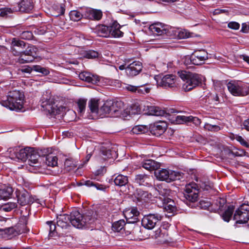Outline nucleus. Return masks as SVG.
<instances>
[{
	"instance_id": "nucleus-15",
	"label": "nucleus",
	"mask_w": 249,
	"mask_h": 249,
	"mask_svg": "<svg viewBox=\"0 0 249 249\" xmlns=\"http://www.w3.org/2000/svg\"><path fill=\"white\" fill-rule=\"evenodd\" d=\"M102 16L101 10L93 9L89 7H83L76 10L70 11L69 16Z\"/></svg>"
},
{
	"instance_id": "nucleus-61",
	"label": "nucleus",
	"mask_w": 249,
	"mask_h": 249,
	"mask_svg": "<svg viewBox=\"0 0 249 249\" xmlns=\"http://www.w3.org/2000/svg\"><path fill=\"white\" fill-rule=\"evenodd\" d=\"M137 88L138 86H134L132 85H128L125 87V89L130 91L132 92H137Z\"/></svg>"
},
{
	"instance_id": "nucleus-37",
	"label": "nucleus",
	"mask_w": 249,
	"mask_h": 249,
	"mask_svg": "<svg viewBox=\"0 0 249 249\" xmlns=\"http://www.w3.org/2000/svg\"><path fill=\"white\" fill-rule=\"evenodd\" d=\"M81 54L84 57L88 59L96 58L98 57L100 55L98 52L91 50L88 51L82 50L81 52Z\"/></svg>"
},
{
	"instance_id": "nucleus-42",
	"label": "nucleus",
	"mask_w": 249,
	"mask_h": 249,
	"mask_svg": "<svg viewBox=\"0 0 249 249\" xmlns=\"http://www.w3.org/2000/svg\"><path fill=\"white\" fill-rule=\"evenodd\" d=\"M233 212V207L232 206H229L228 209L223 213L222 217L225 221L229 222L232 216Z\"/></svg>"
},
{
	"instance_id": "nucleus-39",
	"label": "nucleus",
	"mask_w": 249,
	"mask_h": 249,
	"mask_svg": "<svg viewBox=\"0 0 249 249\" xmlns=\"http://www.w3.org/2000/svg\"><path fill=\"white\" fill-rule=\"evenodd\" d=\"M99 100L91 99L89 103V107L92 113H98L99 112L98 108Z\"/></svg>"
},
{
	"instance_id": "nucleus-20",
	"label": "nucleus",
	"mask_w": 249,
	"mask_h": 249,
	"mask_svg": "<svg viewBox=\"0 0 249 249\" xmlns=\"http://www.w3.org/2000/svg\"><path fill=\"white\" fill-rule=\"evenodd\" d=\"M124 215L129 223H135L140 220V212L136 208H131L124 212Z\"/></svg>"
},
{
	"instance_id": "nucleus-57",
	"label": "nucleus",
	"mask_w": 249,
	"mask_h": 249,
	"mask_svg": "<svg viewBox=\"0 0 249 249\" xmlns=\"http://www.w3.org/2000/svg\"><path fill=\"white\" fill-rule=\"evenodd\" d=\"M3 231L5 233L9 235H15L16 232L15 229L13 227L6 228Z\"/></svg>"
},
{
	"instance_id": "nucleus-24",
	"label": "nucleus",
	"mask_w": 249,
	"mask_h": 249,
	"mask_svg": "<svg viewBox=\"0 0 249 249\" xmlns=\"http://www.w3.org/2000/svg\"><path fill=\"white\" fill-rule=\"evenodd\" d=\"M175 121L177 124L193 123L196 125H198L201 123L200 120L199 118L192 116H186L178 115L176 117Z\"/></svg>"
},
{
	"instance_id": "nucleus-59",
	"label": "nucleus",
	"mask_w": 249,
	"mask_h": 249,
	"mask_svg": "<svg viewBox=\"0 0 249 249\" xmlns=\"http://www.w3.org/2000/svg\"><path fill=\"white\" fill-rule=\"evenodd\" d=\"M228 26L231 29L237 30L239 29L240 24L236 22H231L228 24Z\"/></svg>"
},
{
	"instance_id": "nucleus-9",
	"label": "nucleus",
	"mask_w": 249,
	"mask_h": 249,
	"mask_svg": "<svg viewBox=\"0 0 249 249\" xmlns=\"http://www.w3.org/2000/svg\"><path fill=\"white\" fill-rule=\"evenodd\" d=\"M233 219L237 224L248 223L249 227V205L243 203L235 211Z\"/></svg>"
},
{
	"instance_id": "nucleus-18",
	"label": "nucleus",
	"mask_w": 249,
	"mask_h": 249,
	"mask_svg": "<svg viewBox=\"0 0 249 249\" xmlns=\"http://www.w3.org/2000/svg\"><path fill=\"white\" fill-rule=\"evenodd\" d=\"M27 46V44L23 41L13 38L11 42V52L15 56L20 57V55Z\"/></svg>"
},
{
	"instance_id": "nucleus-56",
	"label": "nucleus",
	"mask_w": 249,
	"mask_h": 249,
	"mask_svg": "<svg viewBox=\"0 0 249 249\" xmlns=\"http://www.w3.org/2000/svg\"><path fill=\"white\" fill-rule=\"evenodd\" d=\"M235 139L242 145L247 147H249V144L246 142L244 139L240 136L236 135Z\"/></svg>"
},
{
	"instance_id": "nucleus-35",
	"label": "nucleus",
	"mask_w": 249,
	"mask_h": 249,
	"mask_svg": "<svg viewBox=\"0 0 249 249\" xmlns=\"http://www.w3.org/2000/svg\"><path fill=\"white\" fill-rule=\"evenodd\" d=\"M13 192V190L11 187H6L0 189V199L6 200L9 198Z\"/></svg>"
},
{
	"instance_id": "nucleus-31",
	"label": "nucleus",
	"mask_w": 249,
	"mask_h": 249,
	"mask_svg": "<svg viewBox=\"0 0 249 249\" xmlns=\"http://www.w3.org/2000/svg\"><path fill=\"white\" fill-rule=\"evenodd\" d=\"M33 148L26 147L20 149L16 154V157L18 159L23 161L28 160L29 154L32 152Z\"/></svg>"
},
{
	"instance_id": "nucleus-34",
	"label": "nucleus",
	"mask_w": 249,
	"mask_h": 249,
	"mask_svg": "<svg viewBox=\"0 0 249 249\" xmlns=\"http://www.w3.org/2000/svg\"><path fill=\"white\" fill-rule=\"evenodd\" d=\"M114 182L115 185L119 187L125 186L128 182V178L126 176L120 174L115 178Z\"/></svg>"
},
{
	"instance_id": "nucleus-8",
	"label": "nucleus",
	"mask_w": 249,
	"mask_h": 249,
	"mask_svg": "<svg viewBox=\"0 0 249 249\" xmlns=\"http://www.w3.org/2000/svg\"><path fill=\"white\" fill-rule=\"evenodd\" d=\"M208 59V53L204 50L195 51L191 55L185 57L184 63L186 65L194 64L199 65L204 64Z\"/></svg>"
},
{
	"instance_id": "nucleus-25",
	"label": "nucleus",
	"mask_w": 249,
	"mask_h": 249,
	"mask_svg": "<svg viewBox=\"0 0 249 249\" xmlns=\"http://www.w3.org/2000/svg\"><path fill=\"white\" fill-rule=\"evenodd\" d=\"M123 103L121 101L113 102L111 101L110 116H118L122 113Z\"/></svg>"
},
{
	"instance_id": "nucleus-22",
	"label": "nucleus",
	"mask_w": 249,
	"mask_h": 249,
	"mask_svg": "<svg viewBox=\"0 0 249 249\" xmlns=\"http://www.w3.org/2000/svg\"><path fill=\"white\" fill-rule=\"evenodd\" d=\"M76 73L78 74L79 78L88 83L93 84H97L100 80L98 76L93 75L89 72L86 71H77Z\"/></svg>"
},
{
	"instance_id": "nucleus-27",
	"label": "nucleus",
	"mask_w": 249,
	"mask_h": 249,
	"mask_svg": "<svg viewBox=\"0 0 249 249\" xmlns=\"http://www.w3.org/2000/svg\"><path fill=\"white\" fill-rule=\"evenodd\" d=\"M142 167L145 168L147 170H155L156 171L157 169L160 168V164L159 163L152 160H147L143 161L142 163Z\"/></svg>"
},
{
	"instance_id": "nucleus-49",
	"label": "nucleus",
	"mask_w": 249,
	"mask_h": 249,
	"mask_svg": "<svg viewBox=\"0 0 249 249\" xmlns=\"http://www.w3.org/2000/svg\"><path fill=\"white\" fill-rule=\"evenodd\" d=\"M17 205L14 202H9L2 205L1 209L5 212H10L17 207Z\"/></svg>"
},
{
	"instance_id": "nucleus-63",
	"label": "nucleus",
	"mask_w": 249,
	"mask_h": 249,
	"mask_svg": "<svg viewBox=\"0 0 249 249\" xmlns=\"http://www.w3.org/2000/svg\"><path fill=\"white\" fill-rule=\"evenodd\" d=\"M98 190H101V191H106L107 187L105 186L104 185L99 184L98 183H96L94 186Z\"/></svg>"
},
{
	"instance_id": "nucleus-23",
	"label": "nucleus",
	"mask_w": 249,
	"mask_h": 249,
	"mask_svg": "<svg viewBox=\"0 0 249 249\" xmlns=\"http://www.w3.org/2000/svg\"><path fill=\"white\" fill-rule=\"evenodd\" d=\"M109 36L117 38L123 36L124 33L120 31L121 26L117 21H113L108 26Z\"/></svg>"
},
{
	"instance_id": "nucleus-52",
	"label": "nucleus",
	"mask_w": 249,
	"mask_h": 249,
	"mask_svg": "<svg viewBox=\"0 0 249 249\" xmlns=\"http://www.w3.org/2000/svg\"><path fill=\"white\" fill-rule=\"evenodd\" d=\"M87 100L83 99H81L77 102V105L79 108V111L80 113L83 112L86 108Z\"/></svg>"
},
{
	"instance_id": "nucleus-58",
	"label": "nucleus",
	"mask_w": 249,
	"mask_h": 249,
	"mask_svg": "<svg viewBox=\"0 0 249 249\" xmlns=\"http://www.w3.org/2000/svg\"><path fill=\"white\" fill-rule=\"evenodd\" d=\"M200 207L204 209H208L211 205L210 202L204 200H200L199 202Z\"/></svg>"
},
{
	"instance_id": "nucleus-7",
	"label": "nucleus",
	"mask_w": 249,
	"mask_h": 249,
	"mask_svg": "<svg viewBox=\"0 0 249 249\" xmlns=\"http://www.w3.org/2000/svg\"><path fill=\"white\" fill-rule=\"evenodd\" d=\"M229 91L234 96H244L249 94V86L247 84L231 81L227 84Z\"/></svg>"
},
{
	"instance_id": "nucleus-48",
	"label": "nucleus",
	"mask_w": 249,
	"mask_h": 249,
	"mask_svg": "<svg viewBox=\"0 0 249 249\" xmlns=\"http://www.w3.org/2000/svg\"><path fill=\"white\" fill-rule=\"evenodd\" d=\"M53 8L58 13L57 16H62L65 13V5L64 4H56L54 6Z\"/></svg>"
},
{
	"instance_id": "nucleus-36",
	"label": "nucleus",
	"mask_w": 249,
	"mask_h": 249,
	"mask_svg": "<svg viewBox=\"0 0 249 249\" xmlns=\"http://www.w3.org/2000/svg\"><path fill=\"white\" fill-rule=\"evenodd\" d=\"M149 130V127L145 125H138L134 126L131 132L133 134H141L147 132Z\"/></svg>"
},
{
	"instance_id": "nucleus-30",
	"label": "nucleus",
	"mask_w": 249,
	"mask_h": 249,
	"mask_svg": "<svg viewBox=\"0 0 249 249\" xmlns=\"http://www.w3.org/2000/svg\"><path fill=\"white\" fill-rule=\"evenodd\" d=\"M135 195L139 201L144 202H147L151 196L148 192L142 189H137Z\"/></svg>"
},
{
	"instance_id": "nucleus-46",
	"label": "nucleus",
	"mask_w": 249,
	"mask_h": 249,
	"mask_svg": "<svg viewBox=\"0 0 249 249\" xmlns=\"http://www.w3.org/2000/svg\"><path fill=\"white\" fill-rule=\"evenodd\" d=\"M33 69L34 71L39 72L44 75H47L50 72L48 69L44 67H42L39 65H34Z\"/></svg>"
},
{
	"instance_id": "nucleus-28",
	"label": "nucleus",
	"mask_w": 249,
	"mask_h": 249,
	"mask_svg": "<svg viewBox=\"0 0 249 249\" xmlns=\"http://www.w3.org/2000/svg\"><path fill=\"white\" fill-rule=\"evenodd\" d=\"M70 222V215L60 214L57 217V225L62 228H66Z\"/></svg>"
},
{
	"instance_id": "nucleus-43",
	"label": "nucleus",
	"mask_w": 249,
	"mask_h": 249,
	"mask_svg": "<svg viewBox=\"0 0 249 249\" xmlns=\"http://www.w3.org/2000/svg\"><path fill=\"white\" fill-rule=\"evenodd\" d=\"M46 163L48 166H55L57 164V158L56 156L48 155L46 158Z\"/></svg>"
},
{
	"instance_id": "nucleus-4",
	"label": "nucleus",
	"mask_w": 249,
	"mask_h": 249,
	"mask_svg": "<svg viewBox=\"0 0 249 249\" xmlns=\"http://www.w3.org/2000/svg\"><path fill=\"white\" fill-rule=\"evenodd\" d=\"M149 30L154 34L160 36L165 34L172 38H177L178 29L161 23L155 22L149 26Z\"/></svg>"
},
{
	"instance_id": "nucleus-6",
	"label": "nucleus",
	"mask_w": 249,
	"mask_h": 249,
	"mask_svg": "<svg viewBox=\"0 0 249 249\" xmlns=\"http://www.w3.org/2000/svg\"><path fill=\"white\" fill-rule=\"evenodd\" d=\"M157 178L160 180L166 181L168 182L180 179L181 174L178 172L169 170L165 169H158L154 172Z\"/></svg>"
},
{
	"instance_id": "nucleus-33",
	"label": "nucleus",
	"mask_w": 249,
	"mask_h": 249,
	"mask_svg": "<svg viewBox=\"0 0 249 249\" xmlns=\"http://www.w3.org/2000/svg\"><path fill=\"white\" fill-rule=\"evenodd\" d=\"M33 151L29 154L28 156V164L30 166H34V164L37 163L38 159L40 157L38 152L33 148Z\"/></svg>"
},
{
	"instance_id": "nucleus-40",
	"label": "nucleus",
	"mask_w": 249,
	"mask_h": 249,
	"mask_svg": "<svg viewBox=\"0 0 249 249\" xmlns=\"http://www.w3.org/2000/svg\"><path fill=\"white\" fill-rule=\"evenodd\" d=\"M125 225V221L123 219H121L112 224V229L114 231L119 232L124 228Z\"/></svg>"
},
{
	"instance_id": "nucleus-51",
	"label": "nucleus",
	"mask_w": 249,
	"mask_h": 249,
	"mask_svg": "<svg viewBox=\"0 0 249 249\" xmlns=\"http://www.w3.org/2000/svg\"><path fill=\"white\" fill-rule=\"evenodd\" d=\"M102 154L105 156L104 158H111L112 157V151L109 148L102 147L101 149Z\"/></svg>"
},
{
	"instance_id": "nucleus-45",
	"label": "nucleus",
	"mask_w": 249,
	"mask_h": 249,
	"mask_svg": "<svg viewBox=\"0 0 249 249\" xmlns=\"http://www.w3.org/2000/svg\"><path fill=\"white\" fill-rule=\"evenodd\" d=\"M190 36V34L187 30L178 29L177 38L178 39L186 38Z\"/></svg>"
},
{
	"instance_id": "nucleus-10",
	"label": "nucleus",
	"mask_w": 249,
	"mask_h": 249,
	"mask_svg": "<svg viewBox=\"0 0 249 249\" xmlns=\"http://www.w3.org/2000/svg\"><path fill=\"white\" fill-rule=\"evenodd\" d=\"M199 189L195 182L187 184L184 188L183 197L189 202H195L198 200Z\"/></svg>"
},
{
	"instance_id": "nucleus-62",
	"label": "nucleus",
	"mask_w": 249,
	"mask_h": 249,
	"mask_svg": "<svg viewBox=\"0 0 249 249\" xmlns=\"http://www.w3.org/2000/svg\"><path fill=\"white\" fill-rule=\"evenodd\" d=\"M241 31L243 33H248L249 31V24H247L246 23H243L242 25V28Z\"/></svg>"
},
{
	"instance_id": "nucleus-17",
	"label": "nucleus",
	"mask_w": 249,
	"mask_h": 249,
	"mask_svg": "<svg viewBox=\"0 0 249 249\" xmlns=\"http://www.w3.org/2000/svg\"><path fill=\"white\" fill-rule=\"evenodd\" d=\"M41 107L49 113L55 114L57 113V106L55 105L54 99L52 97H42L41 99Z\"/></svg>"
},
{
	"instance_id": "nucleus-19",
	"label": "nucleus",
	"mask_w": 249,
	"mask_h": 249,
	"mask_svg": "<svg viewBox=\"0 0 249 249\" xmlns=\"http://www.w3.org/2000/svg\"><path fill=\"white\" fill-rule=\"evenodd\" d=\"M142 64L140 61H134L125 68L126 74L130 77H134L138 75L142 70Z\"/></svg>"
},
{
	"instance_id": "nucleus-21",
	"label": "nucleus",
	"mask_w": 249,
	"mask_h": 249,
	"mask_svg": "<svg viewBox=\"0 0 249 249\" xmlns=\"http://www.w3.org/2000/svg\"><path fill=\"white\" fill-rule=\"evenodd\" d=\"M167 127L166 122L160 121L156 122L149 127L151 133L157 137L160 136L166 130Z\"/></svg>"
},
{
	"instance_id": "nucleus-53",
	"label": "nucleus",
	"mask_w": 249,
	"mask_h": 249,
	"mask_svg": "<svg viewBox=\"0 0 249 249\" xmlns=\"http://www.w3.org/2000/svg\"><path fill=\"white\" fill-rule=\"evenodd\" d=\"M141 112V108L137 105H133L129 111V114H140Z\"/></svg>"
},
{
	"instance_id": "nucleus-13",
	"label": "nucleus",
	"mask_w": 249,
	"mask_h": 249,
	"mask_svg": "<svg viewBox=\"0 0 249 249\" xmlns=\"http://www.w3.org/2000/svg\"><path fill=\"white\" fill-rule=\"evenodd\" d=\"M36 48L33 46L29 45L27 44L26 48L23 49V51L20 57L18 59V62L20 64L27 63L32 62L36 57Z\"/></svg>"
},
{
	"instance_id": "nucleus-26",
	"label": "nucleus",
	"mask_w": 249,
	"mask_h": 249,
	"mask_svg": "<svg viewBox=\"0 0 249 249\" xmlns=\"http://www.w3.org/2000/svg\"><path fill=\"white\" fill-rule=\"evenodd\" d=\"M148 113L151 115L167 117L168 115L165 110L156 106H147Z\"/></svg>"
},
{
	"instance_id": "nucleus-5",
	"label": "nucleus",
	"mask_w": 249,
	"mask_h": 249,
	"mask_svg": "<svg viewBox=\"0 0 249 249\" xmlns=\"http://www.w3.org/2000/svg\"><path fill=\"white\" fill-rule=\"evenodd\" d=\"M18 4V7L11 9L9 7L0 8V16H7L13 14L14 11H19L22 13H28L33 9L32 3L30 0H15Z\"/></svg>"
},
{
	"instance_id": "nucleus-55",
	"label": "nucleus",
	"mask_w": 249,
	"mask_h": 249,
	"mask_svg": "<svg viewBox=\"0 0 249 249\" xmlns=\"http://www.w3.org/2000/svg\"><path fill=\"white\" fill-rule=\"evenodd\" d=\"M205 129L209 131H218L220 129L219 126L217 125H212L209 124H206L204 125Z\"/></svg>"
},
{
	"instance_id": "nucleus-54",
	"label": "nucleus",
	"mask_w": 249,
	"mask_h": 249,
	"mask_svg": "<svg viewBox=\"0 0 249 249\" xmlns=\"http://www.w3.org/2000/svg\"><path fill=\"white\" fill-rule=\"evenodd\" d=\"M20 36L22 39L26 40L32 39L33 37V34L31 31H23Z\"/></svg>"
},
{
	"instance_id": "nucleus-16",
	"label": "nucleus",
	"mask_w": 249,
	"mask_h": 249,
	"mask_svg": "<svg viewBox=\"0 0 249 249\" xmlns=\"http://www.w3.org/2000/svg\"><path fill=\"white\" fill-rule=\"evenodd\" d=\"M18 202L21 206L30 205L35 201V198L31 196L26 190H17L16 191Z\"/></svg>"
},
{
	"instance_id": "nucleus-50",
	"label": "nucleus",
	"mask_w": 249,
	"mask_h": 249,
	"mask_svg": "<svg viewBox=\"0 0 249 249\" xmlns=\"http://www.w3.org/2000/svg\"><path fill=\"white\" fill-rule=\"evenodd\" d=\"M147 84L148 83H145L141 86H138L137 88V92L141 94H145L149 93L151 89L150 88L143 86Z\"/></svg>"
},
{
	"instance_id": "nucleus-11",
	"label": "nucleus",
	"mask_w": 249,
	"mask_h": 249,
	"mask_svg": "<svg viewBox=\"0 0 249 249\" xmlns=\"http://www.w3.org/2000/svg\"><path fill=\"white\" fill-rule=\"evenodd\" d=\"M156 191L158 194H156L155 201L159 207L164 206L165 203L171 202L173 203V200L169 197L170 193V190L166 188H163L161 186H158L156 188Z\"/></svg>"
},
{
	"instance_id": "nucleus-1",
	"label": "nucleus",
	"mask_w": 249,
	"mask_h": 249,
	"mask_svg": "<svg viewBox=\"0 0 249 249\" xmlns=\"http://www.w3.org/2000/svg\"><path fill=\"white\" fill-rule=\"evenodd\" d=\"M178 74L183 80L182 89L185 91H189L201 84V77L198 74L181 71Z\"/></svg>"
},
{
	"instance_id": "nucleus-3",
	"label": "nucleus",
	"mask_w": 249,
	"mask_h": 249,
	"mask_svg": "<svg viewBox=\"0 0 249 249\" xmlns=\"http://www.w3.org/2000/svg\"><path fill=\"white\" fill-rule=\"evenodd\" d=\"M24 95L19 91L14 90L8 93L7 100L3 101L2 105L11 110H20L23 107Z\"/></svg>"
},
{
	"instance_id": "nucleus-64",
	"label": "nucleus",
	"mask_w": 249,
	"mask_h": 249,
	"mask_svg": "<svg viewBox=\"0 0 249 249\" xmlns=\"http://www.w3.org/2000/svg\"><path fill=\"white\" fill-rule=\"evenodd\" d=\"M243 128L249 131V119L245 120L243 123Z\"/></svg>"
},
{
	"instance_id": "nucleus-47",
	"label": "nucleus",
	"mask_w": 249,
	"mask_h": 249,
	"mask_svg": "<svg viewBox=\"0 0 249 249\" xmlns=\"http://www.w3.org/2000/svg\"><path fill=\"white\" fill-rule=\"evenodd\" d=\"M161 207H163L168 213H173L176 211V210L173 200V203L169 201L167 203H165V204H164V206Z\"/></svg>"
},
{
	"instance_id": "nucleus-12",
	"label": "nucleus",
	"mask_w": 249,
	"mask_h": 249,
	"mask_svg": "<svg viewBox=\"0 0 249 249\" xmlns=\"http://www.w3.org/2000/svg\"><path fill=\"white\" fill-rule=\"evenodd\" d=\"M162 216L158 213L145 215L142 219V226L148 230H152L158 225L162 218Z\"/></svg>"
},
{
	"instance_id": "nucleus-38",
	"label": "nucleus",
	"mask_w": 249,
	"mask_h": 249,
	"mask_svg": "<svg viewBox=\"0 0 249 249\" xmlns=\"http://www.w3.org/2000/svg\"><path fill=\"white\" fill-rule=\"evenodd\" d=\"M167 236L168 234L165 231L162 232L159 229L155 231V238L158 239L160 242L165 243L167 242Z\"/></svg>"
},
{
	"instance_id": "nucleus-2",
	"label": "nucleus",
	"mask_w": 249,
	"mask_h": 249,
	"mask_svg": "<svg viewBox=\"0 0 249 249\" xmlns=\"http://www.w3.org/2000/svg\"><path fill=\"white\" fill-rule=\"evenodd\" d=\"M70 223L77 228H82L87 225L93 223L95 218L92 216L91 212H88L82 215L77 211H73L70 215Z\"/></svg>"
},
{
	"instance_id": "nucleus-60",
	"label": "nucleus",
	"mask_w": 249,
	"mask_h": 249,
	"mask_svg": "<svg viewBox=\"0 0 249 249\" xmlns=\"http://www.w3.org/2000/svg\"><path fill=\"white\" fill-rule=\"evenodd\" d=\"M213 15H220V14H225L228 15V11L225 9H215L213 12Z\"/></svg>"
},
{
	"instance_id": "nucleus-32",
	"label": "nucleus",
	"mask_w": 249,
	"mask_h": 249,
	"mask_svg": "<svg viewBox=\"0 0 249 249\" xmlns=\"http://www.w3.org/2000/svg\"><path fill=\"white\" fill-rule=\"evenodd\" d=\"M108 26L99 25L96 27L95 32L100 36L107 37L109 36V32Z\"/></svg>"
},
{
	"instance_id": "nucleus-14",
	"label": "nucleus",
	"mask_w": 249,
	"mask_h": 249,
	"mask_svg": "<svg viewBox=\"0 0 249 249\" xmlns=\"http://www.w3.org/2000/svg\"><path fill=\"white\" fill-rule=\"evenodd\" d=\"M158 87L167 89L178 87V84L177 83L176 76L173 74H167L159 79H156Z\"/></svg>"
},
{
	"instance_id": "nucleus-29",
	"label": "nucleus",
	"mask_w": 249,
	"mask_h": 249,
	"mask_svg": "<svg viewBox=\"0 0 249 249\" xmlns=\"http://www.w3.org/2000/svg\"><path fill=\"white\" fill-rule=\"evenodd\" d=\"M134 180L140 186H147L149 185V177L145 174L136 175Z\"/></svg>"
},
{
	"instance_id": "nucleus-44",
	"label": "nucleus",
	"mask_w": 249,
	"mask_h": 249,
	"mask_svg": "<svg viewBox=\"0 0 249 249\" xmlns=\"http://www.w3.org/2000/svg\"><path fill=\"white\" fill-rule=\"evenodd\" d=\"M46 223L49 226V237L55 236L57 234L55 231L56 225L55 223L52 221H47Z\"/></svg>"
},
{
	"instance_id": "nucleus-41",
	"label": "nucleus",
	"mask_w": 249,
	"mask_h": 249,
	"mask_svg": "<svg viewBox=\"0 0 249 249\" xmlns=\"http://www.w3.org/2000/svg\"><path fill=\"white\" fill-rule=\"evenodd\" d=\"M110 106L111 101H107L99 109V112L101 114L110 115Z\"/></svg>"
}]
</instances>
